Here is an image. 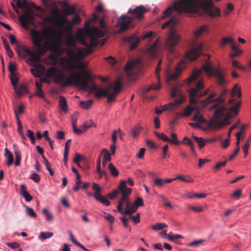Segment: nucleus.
<instances>
[{
	"mask_svg": "<svg viewBox=\"0 0 251 251\" xmlns=\"http://www.w3.org/2000/svg\"><path fill=\"white\" fill-rule=\"evenodd\" d=\"M202 69L208 75H213L216 83L222 88L221 93L218 98L214 99L217 94L213 92L211 93L205 100L202 101V104L204 105H206L212 101L215 102L210 108V110L215 109V112L213 114V118L210 119L208 122V126L215 129H218L223 126L230 124L229 119L237 115L241 103L240 102H237L233 106L229 108L224 106H219L220 104L225 101L223 98L228 92L227 89L225 88V86L227 83L225 74L221 69L214 68L212 62L208 60L205 62Z\"/></svg>",
	"mask_w": 251,
	"mask_h": 251,
	"instance_id": "f257e3e1",
	"label": "nucleus"
},
{
	"mask_svg": "<svg viewBox=\"0 0 251 251\" xmlns=\"http://www.w3.org/2000/svg\"><path fill=\"white\" fill-rule=\"evenodd\" d=\"M59 23L60 27L58 29L57 34L56 36H55L54 30L51 27H45L41 31L34 29H31L30 34L32 37L33 45L38 49L43 48L44 52L46 49H48L54 53L62 55L64 51L61 47L63 34L61 26L65 24H67L68 34L66 38L65 44L67 46L75 47L76 40H79L76 38V35L74 36L72 33V24L65 17L61 18L59 19Z\"/></svg>",
	"mask_w": 251,
	"mask_h": 251,
	"instance_id": "f03ea898",
	"label": "nucleus"
},
{
	"mask_svg": "<svg viewBox=\"0 0 251 251\" xmlns=\"http://www.w3.org/2000/svg\"><path fill=\"white\" fill-rule=\"evenodd\" d=\"M98 18L97 15L94 13L93 17L85 22L84 29H79L76 33V38L83 45L87 48V54L91 52L93 47H96L98 45L102 46L105 42L104 39L102 41L98 39L99 37L103 36V32L96 26L92 27L90 26L91 23L95 22Z\"/></svg>",
	"mask_w": 251,
	"mask_h": 251,
	"instance_id": "7ed1b4c3",
	"label": "nucleus"
},
{
	"mask_svg": "<svg viewBox=\"0 0 251 251\" xmlns=\"http://www.w3.org/2000/svg\"><path fill=\"white\" fill-rule=\"evenodd\" d=\"M46 76L54 78V83L59 84L63 87L75 85L83 90L90 88L88 83L92 78L91 75L87 72H84L81 79V76L75 73H71L70 76L67 77L63 73H59L54 67L47 69Z\"/></svg>",
	"mask_w": 251,
	"mask_h": 251,
	"instance_id": "20e7f679",
	"label": "nucleus"
},
{
	"mask_svg": "<svg viewBox=\"0 0 251 251\" xmlns=\"http://www.w3.org/2000/svg\"><path fill=\"white\" fill-rule=\"evenodd\" d=\"M201 1L202 0H179L178 2L176 1L163 12L164 15L161 19L164 18L175 11H177L179 13H197L199 8L201 7Z\"/></svg>",
	"mask_w": 251,
	"mask_h": 251,
	"instance_id": "39448f33",
	"label": "nucleus"
},
{
	"mask_svg": "<svg viewBox=\"0 0 251 251\" xmlns=\"http://www.w3.org/2000/svg\"><path fill=\"white\" fill-rule=\"evenodd\" d=\"M149 11V9L143 5L136 6L134 9L130 8L128 13L130 14L132 17L126 15H122L118 20L117 26L120 27L119 33L127 30L132 26V22L134 19L139 20H142L144 15Z\"/></svg>",
	"mask_w": 251,
	"mask_h": 251,
	"instance_id": "423d86ee",
	"label": "nucleus"
},
{
	"mask_svg": "<svg viewBox=\"0 0 251 251\" xmlns=\"http://www.w3.org/2000/svg\"><path fill=\"white\" fill-rule=\"evenodd\" d=\"M121 89V82L120 79H118L114 83L109 84L105 89L100 88L94 84L90 88V91L94 93L98 98L102 97H107L108 102H111L115 100L116 97L120 93Z\"/></svg>",
	"mask_w": 251,
	"mask_h": 251,
	"instance_id": "0eeeda50",
	"label": "nucleus"
},
{
	"mask_svg": "<svg viewBox=\"0 0 251 251\" xmlns=\"http://www.w3.org/2000/svg\"><path fill=\"white\" fill-rule=\"evenodd\" d=\"M204 87L203 80H201L195 83L194 87H191L188 89L190 102L192 104L197 103V99H199L206 96L210 92V88L202 91Z\"/></svg>",
	"mask_w": 251,
	"mask_h": 251,
	"instance_id": "6e6552de",
	"label": "nucleus"
},
{
	"mask_svg": "<svg viewBox=\"0 0 251 251\" xmlns=\"http://www.w3.org/2000/svg\"><path fill=\"white\" fill-rule=\"evenodd\" d=\"M179 39V36L176 32L175 29L173 27L171 28L170 33L166 39L165 47L169 51V54L173 55L174 57L176 56L175 46L177 44Z\"/></svg>",
	"mask_w": 251,
	"mask_h": 251,
	"instance_id": "1a4fd4ad",
	"label": "nucleus"
},
{
	"mask_svg": "<svg viewBox=\"0 0 251 251\" xmlns=\"http://www.w3.org/2000/svg\"><path fill=\"white\" fill-rule=\"evenodd\" d=\"M219 1L221 0H215ZM205 13L210 17H216L221 16L220 9L213 6V2L212 0H202L201 7Z\"/></svg>",
	"mask_w": 251,
	"mask_h": 251,
	"instance_id": "9d476101",
	"label": "nucleus"
},
{
	"mask_svg": "<svg viewBox=\"0 0 251 251\" xmlns=\"http://www.w3.org/2000/svg\"><path fill=\"white\" fill-rule=\"evenodd\" d=\"M16 51L21 57H24L26 55H28L29 56V60L32 63L39 62L40 61L39 55L36 52L32 51L27 47H20L17 49Z\"/></svg>",
	"mask_w": 251,
	"mask_h": 251,
	"instance_id": "9b49d317",
	"label": "nucleus"
},
{
	"mask_svg": "<svg viewBox=\"0 0 251 251\" xmlns=\"http://www.w3.org/2000/svg\"><path fill=\"white\" fill-rule=\"evenodd\" d=\"M202 44L201 43L195 44L193 48L187 51L184 56V60L193 61L195 60L201 55Z\"/></svg>",
	"mask_w": 251,
	"mask_h": 251,
	"instance_id": "f8f14e48",
	"label": "nucleus"
},
{
	"mask_svg": "<svg viewBox=\"0 0 251 251\" xmlns=\"http://www.w3.org/2000/svg\"><path fill=\"white\" fill-rule=\"evenodd\" d=\"M186 61L184 60L178 63L176 67L175 72L173 73H168L167 81H170L176 79L181 74L182 70L185 67Z\"/></svg>",
	"mask_w": 251,
	"mask_h": 251,
	"instance_id": "ddd939ff",
	"label": "nucleus"
},
{
	"mask_svg": "<svg viewBox=\"0 0 251 251\" xmlns=\"http://www.w3.org/2000/svg\"><path fill=\"white\" fill-rule=\"evenodd\" d=\"M34 20V16L31 9L25 10L24 13L19 17L20 23L25 28H26L27 25Z\"/></svg>",
	"mask_w": 251,
	"mask_h": 251,
	"instance_id": "4468645a",
	"label": "nucleus"
},
{
	"mask_svg": "<svg viewBox=\"0 0 251 251\" xmlns=\"http://www.w3.org/2000/svg\"><path fill=\"white\" fill-rule=\"evenodd\" d=\"M131 189L129 188H125L120 191L121 192L122 198L119 201V204L117 206V209L120 212H123V205L124 201L128 199V196L131 194Z\"/></svg>",
	"mask_w": 251,
	"mask_h": 251,
	"instance_id": "2eb2a0df",
	"label": "nucleus"
},
{
	"mask_svg": "<svg viewBox=\"0 0 251 251\" xmlns=\"http://www.w3.org/2000/svg\"><path fill=\"white\" fill-rule=\"evenodd\" d=\"M140 66V61L139 59H136L134 61H129L125 66V70L128 74L130 75L132 71H134L137 67Z\"/></svg>",
	"mask_w": 251,
	"mask_h": 251,
	"instance_id": "dca6fc26",
	"label": "nucleus"
},
{
	"mask_svg": "<svg viewBox=\"0 0 251 251\" xmlns=\"http://www.w3.org/2000/svg\"><path fill=\"white\" fill-rule=\"evenodd\" d=\"M209 31V27L207 25H203L198 28L194 33L195 39H198L205 34H208Z\"/></svg>",
	"mask_w": 251,
	"mask_h": 251,
	"instance_id": "f3484780",
	"label": "nucleus"
},
{
	"mask_svg": "<svg viewBox=\"0 0 251 251\" xmlns=\"http://www.w3.org/2000/svg\"><path fill=\"white\" fill-rule=\"evenodd\" d=\"M140 40L141 39L135 34L125 38V41L130 44V49L131 50L135 49L137 47Z\"/></svg>",
	"mask_w": 251,
	"mask_h": 251,
	"instance_id": "a211bd4d",
	"label": "nucleus"
},
{
	"mask_svg": "<svg viewBox=\"0 0 251 251\" xmlns=\"http://www.w3.org/2000/svg\"><path fill=\"white\" fill-rule=\"evenodd\" d=\"M158 45V41L156 40L147 50L148 54L152 58H155L157 56L158 51L157 50V46Z\"/></svg>",
	"mask_w": 251,
	"mask_h": 251,
	"instance_id": "6ab92c4d",
	"label": "nucleus"
},
{
	"mask_svg": "<svg viewBox=\"0 0 251 251\" xmlns=\"http://www.w3.org/2000/svg\"><path fill=\"white\" fill-rule=\"evenodd\" d=\"M42 213L47 222L51 223L53 221L54 216L48 208H44L42 209Z\"/></svg>",
	"mask_w": 251,
	"mask_h": 251,
	"instance_id": "aec40b11",
	"label": "nucleus"
},
{
	"mask_svg": "<svg viewBox=\"0 0 251 251\" xmlns=\"http://www.w3.org/2000/svg\"><path fill=\"white\" fill-rule=\"evenodd\" d=\"M201 73L202 70L201 69H195L189 77L188 78V81L189 83L194 81L199 76L201 75Z\"/></svg>",
	"mask_w": 251,
	"mask_h": 251,
	"instance_id": "412c9836",
	"label": "nucleus"
},
{
	"mask_svg": "<svg viewBox=\"0 0 251 251\" xmlns=\"http://www.w3.org/2000/svg\"><path fill=\"white\" fill-rule=\"evenodd\" d=\"M77 68H80L84 70V71L83 72V73L82 74H79V75L81 76L80 77V79H81L83 77V75L84 72L87 73V72L85 70V68H86V66L85 64H84L82 62H79V63L77 65L71 64L70 65L68 68V69L70 70H74V69H75ZM88 73L90 75V74L88 72ZM77 74H79V73H77Z\"/></svg>",
	"mask_w": 251,
	"mask_h": 251,
	"instance_id": "4be33fe9",
	"label": "nucleus"
},
{
	"mask_svg": "<svg viewBox=\"0 0 251 251\" xmlns=\"http://www.w3.org/2000/svg\"><path fill=\"white\" fill-rule=\"evenodd\" d=\"M15 90L16 94L19 96L28 93L27 87L26 85L24 84H20L18 88L17 86L16 89H15Z\"/></svg>",
	"mask_w": 251,
	"mask_h": 251,
	"instance_id": "5701e85b",
	"label": "nucleus"
},
{
	"mask_svg": "<svg viewBox=\"0 0 251 251\" xmlns=\"http://www.w3.org/2000/svg\"><path fill=\"white\" fill-rule=\"evenodd\" d=\"M71 142V139H69L65 143L64 153V162L65 165L67 167L68 156L69 153V148Z\"/></svg>",
	"mask_w": 251,
	"mask_h": 251,
	"instance_id": "b1692460",
	"label": "nucleus"
},
{
	"mask_svg": "<svg viewBox=\"0 0 251 251\" xmlns=\"http://www.w3.org/2000/svg\"><path fill=\"white\" fill-rule=\"evenodd\" d=\"M59 106L62 110L64 112H67V103L65 98L63 96L59 97Z\"/></svg>",
	"mask_w": 251,
	"mask_h": 251,
	"instance_id": "393cba45",
	"label": "nucleus"
},
{
	"mask_svg": "<svg viewBox=\"0 0 251 251\" xmlns=\"http://www.w3.org/2000/svg\"><path fill=\"white\" fill-rule=\"evenodd\" d=\"M5 156L7 159V165L9 166L11 165L13 162V155L12 153L9 151L7 148L4 149Z\"/></svg>",
	"mask_w": 251,
	"mask_h": 251,
	"instance_id": "a878e982",
	"label": "nucleus"
},
{
	"mask_svg": "<svg viewBox=\"0 0 251 251\" xmlns=\"http://www.w3.org/2000/svg\"><path fill=\"white\" fill-rule=\"evenodd\" d=\"M160 88H161V84H160V78H159V77H158V83L153 84L151 85L149 87L145 88L144 89V92L145 93H147L151 90H158Z\"/></svg>",
	"mask_w": 251,
	"mask_h": 251,
	"instance_id": "bb28decb",
	"label": "nucleus"
},
{
	"mask_svg": "<svg viewBox=\"0 0 251 251\" xmlns=\"http://www.w3.org/2000/svg\"><path fill=\"white\" fill-rule=\"evenodd\" d=\"M192 138L198 143L200 148H202L205 146V143L207 142V140H204L201 137H198L194 135L192 136Z\"/></svg>",
	"mask_w": 251,
	"mask_h": 251,
	"instance_id": "cd10ccee",
	"label": "nucleus"
},
{
	"mask_svg": "<svg viewBox=\"0 0 251 251\" xmlns=\"http://www.w3.org/2000/svg\"><path fill=\"white\" fill-rule=\"evenodd\" d=\"M93 103V100H90L87 101H80V106L84 109H88L90 108Z\"/></svg>",
	"mask_w": 251,
	"mask_h": 251,
	"instance_id": "c85d7f7f",
	"label": "nucleus"
},
{
	"mask_svg": "<svg viewBox=\"0 0 251 251\" xmlns=\"http://www.w3.org/2000/svg\"><path fill=\"white\" fill-rule=\"evenodd\" d=\"M177 20L175 18L169 19L168 21L164 23L162 25V28L164 29L169 25L174 26L177 23Z\"/></svg>",
	"mask_w": 251,
	"mask_h": 251,
	"instance_id": "c756f323",
	"label": "nucleus"
},
{
	"mask_svg": "<svg viewBox=\"0 0 251 251\" xmlns=\"http://www.w3.org/2000/svg\"><path fill=\"white\" fill-rule=\"evenodd\" d=\"M182 142L183 143L189 146L190 147L192 153H193L195 155L196 154L193 143L189 138H188L187 137H184V138L182 140Z\"/></svg>",
	"mask_w": 251,
	"mask_h": 251,
	"instance_id": "7c9ffc66",
	"label": "nucleus"
},
{
	"mask_svg": "<svg viewBox=\"0 0 251 251\" xmlns=\"http://www.w3.org/2000/svg\"><path fill=\"white\" fill-rule=\"evenodd\" d=\"M98 201L101 202L102 204L105 206H108L110 205V202L109 201L104 197L102 196L101 195L97 196H96V198H95Z\"/></svg>",
	"mask_w": 251,
	"mask_h": 251,
	"instance_id": "2f4dec72",
	"label": "nucleus"
},
{
	"mask_svg": "<svg viewBox=\"0 0 251 251\" xmlns=\"http://www.w3.org/2000/svg\"><path fill=\"white\" fill-rule=\"evenodd\" d=\"M137 209V208L135 207L134 205H132L129 208H126L125 210H123V212L120 213L122 214L124 213L130 216L133 213L136 212Z\"/></svg>",
	"mask_w": 251,
	"mask_h": 251,
	"instance_id": "473e14b6",
	"label": "nucleus"
},
{
	"mask_svg": "<svg viewBox=\"0 0 251 251\" xmlns=\"http://www.w3.org/2000/svg\"><path fill=\"white\" fill-rule=\"evenodd\" d=\"M231 95L232 97H234L235 96H237L238 98L241 97V90L240 88L238 87V84H236L232 89Z\"/></svg>",
	"mask_w": 251,
	"mask_h": 251,
	"instance_id": "72a5a7b5",
	"label": "nucleus"
},
{
	"mask_svg": "<svg viewBox=\"0 0 251 251\" xmlns=\"http://www.w3.org/2000/svg\"><path fill=\"white\" fill-rule=\"evenodd\" d=\"M53 234L51 232H41L40 233V235L39 236L38 238L40 240H45L47 239H49L52 237Z\"/></svg>",
	"mask_w": 251,
	"mask_h": 251,
	"instance_id": "f704fd0d",
	"label": "nucleus"
},
{
	"mask_svg": "<svg viewBox=\"0 0 251 251\" xmlns=\"http://www.w3.org/2000/svg\"><path fill=\"white\" fill-rule=\"evenodd\" d=\"M108 168L111 175L113 176H117L119 175V171L112 163H109Z\"/></svg>",
	"mask_w": 251,
	"mask_h": 251,
	"instance_id": "c9c22d12",
	"label": "nucleus"
},
{
	"mask_svg": "<svg viewBox=\"0 0 251 251\" xmlns=\"http://www.w3.org/2000/svg\"><path fill=\"white\" fill-rule=\"evenodd\" d=\"M101 153L103 155V162H108L111 160V154L107 149H103L101 151Z\"/></svg>",
	"mask_w": 251,
	"mask_h": 251,
	"instance_id": "e433bc0d",
	"label": "nucleus"
},
{
	"mask_svg": "<svg viewBox=\"0 0 251 251\" xmlns=\"http://www.w3.org/2000/svg\"><path fill=\"white\" fill-rule=\"evenodd\" d=\"M42 158L43 159V163L46 166L47 169L49 172L51 176H53L54 174L53 171L50 168V164L48 159L45 157L44 155H42Z\"/></svg>",
	"mask_w": 251,
	"mask_h": 251,
	"instance_id": "4c0bfd02",
	"label": "nucleus"
},
{
	"mask_svg": "<svg viewBox=\"0 0 251 251\" xmlns=\"http://www.w3.org/2000/svg\"><path fill=\"white\" fill-rule=\"evenodd\" d=\"M76 181L75 184V186H74L73 188V190L75 192H77L81 187V184L82 183V181L80 180V175H77L76 176Z\"/></svg>",
	"mask_w": 251,
	"mask_h": 251,
	"instance_id": "58836bf2",
	"label": "nucleus"
},
{
	"mask_svg": "<svg viewBox=\"0 0 251 251\" xmlns=\"http://www.w3.org/2000/svg\"><path fill=\"white\" fill-rule=\"evenodd\" d=\"M93 189L95 191V193L93 194V196L96 198V196H99L100 195L101 188L96 183L94 182L92 185Z\"/></svg>",
	"mask_w": 251,
	"mask_h": 251,
	"instance_id": "ea45409f",
	"label": "nucleus"
},
{
	"mask_svg": "<svg viewBox=\"0 0 251 251\" xmlns=\"http://www.w3.org/2000/svg\"><path fill=\"white\" fill-rule=\"evenodd\" d=\"M14 154L15 155V164L16 166H18L20 165V160L21 158V153L19 149H15V151H14Z\"/></svg>",
	"mask_w": 251,
	"mask_h": 251,
	"instance_id": "a19ab883",
	"label": "nucleus"
},
{
	"mask_svg": "<svg viewBox=\"0 0 251 251\" xmlns=\"http://www.w3.org/2000/svg\"><path fill=\"white\" fill-rule=\"evenodd\" d=\"M66 54L72 61H76V53L72 50L68 49L66 52Z\"/></svg>",
	"mask_w": 251,
	"mask_h": 251,
	"instance_id": "79ce46f5",
	"label": "nucleus"
},
{
	"mask_svg": "<svg viewBox=\"0 0 251 251\" xmlns=\"http://www.w3.org/2000/svg\"><path fill=\"white\" fill-rule=\"evenodd\" d=\"M141 130V128L139 126H135L131 129V134L133 138H136L138 136L139 133Z\"/></svg>",
	"mask_w": 251,
	"mask_h": 251,
	"instance_id": "37998d69",
	"label": "nucleus"
},
{
	"mask_svg": "<svg viewBox=\"0 0 251 251\" xmlns=\"http://www.w3.org/2000/svg\"><path fill=\"white\" fill-rule=\"evenodd\" d=\"M9 78L11 81V84L13 86L14 89H16L17 85L18 83V78L15 75V74H13V75H9Z\"/></svg>",
	"mask_w": 251,
	"mask_h": 251,
	"instance_id": "c03bdc74",
	"label": "nucleus"
},
{
	"mask_svg": "<svg viewBox=\"0 0 251 251\" xmlns=\"http://www.w3.org/2000/svg\"><path fill=\"white\" fill-rule=\"evenodd\" d=\"M171 138H169L168 142L175 145H178L179 142L177 139V135L175 133H172L171 134Z\"/></svg>",
	"mask_w": 251,
	"mask_h": 251,
	"instance_id": "a18cd8bd",
	"label": "nucleus"
},
{
	"mask_svg": "<svg viewBox=\"0 0 251 251\" xmlns=\"http://www.w3.org/2000/svg\"><path fill=\"white\" fill-rule=\"evenodd\" d=\"M167 227L165 223H158L151 226V228L154 230H161L164 227Z\"/></svg>",
	"mask_w": 251,
	"mask_h": 251,
	"instance_id": "49530a36",
	"label": "nucleus"
},
{
	"mask_svg": "<svg viewBox=\"0 0 251 251\" xmlns=\"http://www.w3.org/2000/svg\"><path fill=\"white\" fill-rule=\"evenodd\" d=\"M72 123L73 130L75 133H76V134H80L83 132V131H82L81 129L77 128L76 119H73Z\"/></svg>",
	"mask_w": 251,
	"mask_h": 251,
	"instance_id": "de8ad7c7",
	"label": "nucleus"
},
{
	"mask_svg": "<svg viewBox=\"0 0 251 251\" xmlns=\"http://www.w3.org/2000/svg\"><path fill=\"white\" fill-rule=\"evenodd\" d=\"M173 104L172 103H169L168 105H163L161 109H158L156 108L155 110V112L156 114L158 115H160L164 111L169 109L170 106H172Z\"/></svg>",
	"mask_w": 251,
	"mask_h": 251,
	"instance_id": "09e8293b",
	"label": "nucleus"
},
{
	"mask_svg": "<svg viewBox=\"0 0 251 251\" xmlns=\"http://www.w3.org/2000/svg\"><path fill=\"white\" fill-rule=\"evenodd\" d=\"M195 110V107H193L188 105L184 110V112L182 113L184 116H189Z\"/></svg>",
	"mask_w": 251,
	"mask_h": 251,
	"instance_id": "8fccbe9b",
	"label": "nucleus"
},
{
	"mask_svg": "<svg viewBox=\"0 0 251 251\" xmlns=\"http://www.w3.org/2000/svg\"><path fill=\"white\" fill-rule=\"evenodd\" d=\"M193 120L197 121L199 123H205L206 120L204 119L202 115L200 114L199 113H197L193 117Z\"/></svg>",
	"mask_w": 251,
	"mask_h": 251,
	"instance_id": "3c124183",
	"label": "nucleus"
},
{
	"mask_svg": "<svg viewBox=\"0 0 251 251\" xmlns=\"http://www.w3.org/2000/svg\"><path fill=\"white\" fill-rule=\"evenodd\" d=\"M93 126H96V125L92 121L90 120L84 122L81 127H82L85 131Z\"/></svg>",
	"mask_w": 251,
	"mask_h": 251,
	"instance_id": "603ef678",
	"label": "nucleus"
},
{
	"mask_svg": "<svg viewBox=\"0 0 251 251\" xmlns=\"http://www.w3.org/2000/svg\"><path fill=\"white\" fill-rule=\"evenodd\" d=\"M103 215H102L101 216L104 219L107 220L110 223H114L115 221V218L113 216L109 213H106L105 212H103Z\"/></svg>",
	"mask_w": 251,
	"mask_h": 251,
	"instance_id": "864d4df0",
	"label": "nucleus"
},
{
	"mask_svg": "<svg viewBox=\"0 0 251 251\" xmlns=\"http://www.w3.org/2000/svg\"><path fill=\"white\" fill-rule=\"evenodd\" d=\"M154 133L159 138L162 139L164 142H167L169 141V137L163 133H159L156 131H154Z\"/></svg>",
	"mask_w": 251,
	"mask_h": 251,
	"instance_id": "5fc2aeb1",
	"label": "nucleus"
},
{
	"mask_svg": "<svg viewBox=\"0 0 251 251\" xmlns=\"http://www.w3.org/2000/svg\"><path fill=\"white\" fill-rule=\"evenodd\" d=\"M179 179L183 182L191 183L194 181V180L190 176H188L187 177H184L182 176H178L176 177V179Z\"/></svg>",
	"mask_w": 251,
	"mask_h": 251,
	"instance_id": "6e6d98bb",
	"label": "nucleus"
},
{
	"mask_svg": "<svg viewBox=\"0 0 251 251\" xmlns=\"http://www.w3.org/2000/svg\"><path fill=\"white\" fill-rule=\"evenodd\" d=\"M133 205L137 208L139 207L144 206V202L142 198L140 197L137 198L134 202Z\"/></svg>",
	"mask_w": 251,
	"mask_h": 251,
	"instance_id": "4d7b16f0",
	"label": "nucleus"
},
{
	"mask_svg": "<svg viewBox=\"0 0 251 251\" xmlns=\"http://www.w3.org/2000/svg\"><path fill=\"white\" fill-rule=\"evenodd\" d=\"M75 53H76V61L78 59H81L85 55L84 51L82 49H79L77 50V52Z\"/></svg>",
	"mask_w": 251,
	"mask_h": 251,
	"instance_id": "13d9d810",
	"label": "nucleus"
},
{
	"mask_svg": "<svg viewBox=\"0 0 251 251\" xmlns=\"http://www.w3.org/2000/svg\"><path fill=\"white\" fill-rule=\"evenodd\" d=\"M26 208V213L28 214V216L33 217V218H36L37 216L36 213L34 212L33 209L30 207H29L28 206L25 207Z\"/></svg>",
	"mask_w": 251,
	"mask_h": 251,
	"instance_id": "bf43d9fd",
	"label": "nucleus"
},
{
	"mask_svg": "<svg viewBox=\"0 0 251 251\" xmlns=\"http://www.w3.org/2000/svg\"><path fill=\"white\" fill-rule=\"evenodd\" d=\"M165 184L164 179L160 178H156L154 180V185L158 187H162Z\"/></svg>",
	"mask_w": 251,
	"mask_h": 251,
	"instance_id": "052dcab7",
	"label": "nucleus"
},
{
	"mask_svg": "<svg viewBox=\"0 0 251 251\" xmlns=\"http://www.w3.org/2000/svg\"><path fill=\"white\" fill-rule=\"evenodd\" d=\"M233 42V40L230 37H224L222 39L221 45L222 46H224L227 43H232Z\"/></svg>",
	"mask_w": 251,
	"mask_h": 251,
	"instance_id": "680f3d73",
	"label": "nucleus"
},
{
	"mask_svg": "<svg viewBox=\"0 0 251 251\" xmlns=\"http://www.w3.org/2000/svg\"><path fill=\"white\" fill-rule=\"evenodd\" d=\"M23 111H24V106L22 104L19 105L18 106V109L15 110L14 112H15V114L16 115L17 120V117H19L18 115L22 114L23 112Z\"/></svg>",
	"mask_w": 251,
	"mask_h": 251,
	"instance_id": "e2e57ef3",
	"label": "nucleus"
},
{
	"mask_svg": "<svg viewBox=\"0 0 251 251\" xmlns=\"http://www.w3.org/2000/svg\"><path fill=\"white\" fill-rule=\"evenodd\" d=\"M30 72L32 75L35 77H39L40 76V71L37 68H32L30 70Z\"/></svg>",
	"mask_w": 251,
	"mask_h": 251,
	"instance_id": "0e129e2a",
	"label": "nucleus"
},
{
	"mask_svg": "<svg viewBox=\"0 0 251 251\" xmlns=\"http://www.w3.org/2000/svg\"><path fill=\"white\" fill-rule=\"evenodd\" d=\"M8 70L10 72V75H13L14 74V72L16 70V65L15 63H9L8 65Z\"/></svg>",
	"mask_w": 251,
	"mask_h": 251,
	"instance_id": "69168bd1",
	"label": "nucleus"
},
{
	"mask_svg": "<svg viewBox=\"0 0 251 251\" xmlns=\"http://www.w3.org/2000/svg\"><path fill=\"white\" fill-rule=\"evenodd\" d=\"M81 155L79 153H76L75 155V157L74 158L73 161L74 163H76L77 165V166L80 168H81V166L80 164H79V161L81 160Z\"/></svg>",
	"mask_w": 251,
	"mask_h": 251,
	"instance_id": "338daca9",
	"label": "nucleus"
},
{
	"mask_svg": "<svg viewBox=\"0 0 251 251\" xmlns=\"http://www.w3.org/2000/svg\"><path fill=\"white\" fill-rule=\"evenodd\" d=\"M30 178L31 179L35 182L38 183L40 181V178L39 176L35 173H33L30 176Z\"/></svg>",
	"mask_w": 251,
	"mask_h": 251,
	"instance_id": "774afa93",
	"label": "nucleus"
}]
</instances>
